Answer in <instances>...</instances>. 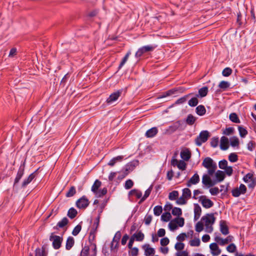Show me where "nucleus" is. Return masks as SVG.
<instances>
[{"mask_svg":"<svg viewBox=\"0 0 256 256\" xmlns=\"http://www.w3.org/2000/svg\"><path fill=\"white\" fill-rule=\"evenodd\" d=\"M202 166L208 170L210 176H212L217 168L216 164L210 157H206L203 160Z\"/></svg>","mask_w":256,"mask_h":256,"instance_id":"nucleus-1","label":"nucleus"},{"mask_svg":"<svg viewBox=\"0 0 256 256\" xmlns=\"http://www.w3.org/2000/svg\"><path fill=\"white\" fill-rule=\"evenodd\" d=\"M202 220L204 222L206 226V231L207 232L211 233L213 230L212 225L214 224L216 218L214 214H208L202 218Z\"/></svg>","mask_w":256,"mask_h":256,"instance_id":"nucleus-2","label":"nucleus"},{"mask_svg":"<svg viewBox=\"0 0 256 256\" xmlns=\"http://www.w3.org/2000/svg\"><path fill=\"white\" fill-rule=\"evenodd\" d=\"M62 238L56 235H54V233H52L50 236V240L52 242V245L54 249H59L62 242Z\"/></svg>","mask_w":256,"mask_h":256,"instance_id":"nucleus-3","label":"nucleus"},{"mask_svg":"<svg viewBox=\"0 0 256 256\" xmlns=\"http://www.w3.org/2000/svg\"><path fill=\"white\" fill-rule=\"evenodd\" d=\"M209 136V132L207 130L201 132L199 136L195 140L196 144L198 146H200L202 143L206 142Z\"/></svg>","mask_w":256,"mask_h":256,"instance_id":"nucleus-4","label":"nucleus"},{"mask_svg":"<svg viewBox=\"0 0 256 256\" xmlns=\"http://www.w3.org/2000/svg\"><path fill=\"white\" fill-rule=\"evenodd\" d=\"M156 47V46H153L152 45H148L142 46L136 52L135 56L138 58L145 52L153 51Z\"/></svg>","mask_w":256,"mask_h":256,"instance_id":"nucleus-5","label":"nucleus"},{"mask_svg":"<svg viewBox=\"0 0 256 256\" xmlns=\"http://www.w3.org/2000/svg\"><path fill=\"white\" fill-rule=\"evenodd\" d=\"M89 200L84 196L76 202V206L79 208H86L89 204Z\"/></svg>","mask_w":256,"mask_h":256,"instance_id":"nucleus-6","label":"nucleus"},{"mask_svg":"<svg viewBox=\"0 0 256 256\" xmlns=\"http://www.w3.org/2000/svg\"><path fill=\"white\" fill-rule=\"evenodd\" d=\"M208 174H204L202 176V183L205 186L210 188L216 184V182L214 180H212Z\"/></svg>","mask_w":256,"mask_h":256,"instance_id":"nucleus-7","label":"nucleus"},{"mask_svg":"<svg viewBox=\"0 0 256 256\" xmlns=\"http://www.w3.org/2000/svg\"><path fill=\"white\" fill-rule=\"evenodd\" d=\"M122 92V90H119L112 93L107 98L106 102L108 104H111L116 102L120 96Z\"/></svg>","mask_w":256,"mask_h":256,"instance_id":"nucleus-8","label":"nucleus"},{"mask_svg":"<svg viewBox=\"0 0 256 256\" xmlns=\"http://www.w3.org/2000/svg\"><path fill=\"white\" fill-rule=\"evenodd\" d=\"M199 202L206 208H210L214 205L213 202L207 198L205 196H200L199 197Z\"/></svg>","mask_w":256,"mask_h":256,"instance_id":"nucleus-9","label":"nucleus"},{"mask_svg":"<svg viewBox=\"0 0 256 256\" xmlns=\"http://www.w3.org/2000/svg\"><path fill=\"white\" fill-rule=\"evenodd\" d=\"M233 238V236H228L224 239L221 238L220 236H216L215 237L214 240L220 246H224L232 242Z\"/></svg>","mask_w":256,"mask_h":256,"instance_id":"nucleus-10","label":"nucleus"},{"mask_svg":"<svg viewBox=\"0 0 256 256\" xmlns=\"http://www.w3.org/2000/svg\"><path fill=\"white\" fill-rule=\"evenodd\" d=\"M100 216H98L94 222L92 227L90 231V237L92 236V239H94L95 234L97 231V228L99 226L100 223Z\"/></svg>","mask_w":256,"mask_h":256,"instance_id":"nucleus-11","label":"nucleus"},{"mask_svg":"<svg viewBox=\"0 0 256 256\" xmlns=\"http://www.w3.org/2000/svg\"><path fill=\"white\" fill-rule=\"evenodd\" d=\"M210 248L211 250V254L213 256H218L221 253V250L216 242L211 244L210 245Z\"/></svg>","mask_w":256,"mask_h":256,"instance_id":"nucleus-12","label":"nucleus"},{"mask_svg":"<svg viewBox=\"0 0 256 256\" xmlns=\"http://www.w3.org/2000/svg\"><path fill=\"white\" fill-rule=\"evenodd\" d=\"M220 231L224 235H226L229 233L228 228L226 222L225 220H221L220 222Z\"/></svg>","mask_w":256,"mask_h":256,"instance_id":"nucleus-13","label":"nucleus"},{"mask_svg":"<svg viewBox=\"0 0 256 256\" xmlns=\"http://www.w3.org/2000/svg\"><path fill=\"white\" fill-rule=\"evenodd\" d=\"M200 182V177L197 173H196L194 176L190 179L186 184V186L188 187H190L192 184H196Z\"/></svg>","mask_w":256,"mask_h":256,"instance_id":"nucleus-14","label":"nucleus"},{"mask_svg":"<svg viewBox=\"0 0 256 256\" xmlns=\"http://www.w3.org/2000/svg\"><path fill=\"white\" fill-rule=\"evenodd\" d=\"M216 179L214 180L216 182V184L218 182H222L225 178L224 172L220 170L216 171L215 173Z\"/></svg>","mask_w":256,"mask_h":256,"instance_id":"nucleus-15","label":"nucleus"},{"mask_svg":"<svg viewBox=\"0 0 256 256\" xmlns=\"http://www.w3.org/2000/svg\"><path fill=\"white\" fill-rule=\"evenodd\" d=\"M142 248L144 250V255L146 256H150L155 252L154 248H150L149 244H145L142 246Z\"/></svg>","mask_w":256,"mask_h":256,"instance_id":"nucleus-16","label":"nucleus"},{"mask_svg":"<svg viewBox=\"0 0 256 256\" xmlns=\"http://www.w3.org/2000/svg\"><path fill=\"white\" fill-rule=\"evenodd\" d=\"M220 147L224 150H226L228 148V138L224 136L221 138Z\"/></svg>","mask_w":256,"mask_h":256,"instance_id":"nucleus-17","label":"nucleus"},{"mask_svg":"<svg viewBox=\"0 0 256 256\" xmlns=\"http://www.w3.org/2000/svg\"><path fill=\"white\" fill-rule=\"evenodd\" d=\"M24 166H20V167L19 168V169L18 170L16 176L14 179V186L16 185L17 183H18L19 182L22 176L24 173Z\"/></svg>","mask_w":256,"mask_h":256,"instance_id":"nucleus-18","label":"nucleus"},{"mask_svg":"<svg viewBox=\"0 0 256 256\" xmlns=\"http://www.w3.org/2000/svg\"><path fill=\"white\" fill-rule=\"evenodd\" d=\"M158 132V128L156 127H153L146 132L145 136L147 138H152Z\"/></svg>","mask_w":256,"mask_h":256,"instance_id":"nucleus-19","label":"nucleus"},{"mask_svg":"<svg viewBox=\"0 0 256 256\" xmlns=\"http://www.w3.org/2000/svg\"><path fill=\"white\" fill-rule=\"evenodd\" d=\"M202 212V209L200 206L198 204H194V220H198Z\"/></svg>","mask_w":256,"mask_h":256,"instance_id":"nucleus-20","label":"nucleus"},{"mask_svg":"<svg viewBox=\"0 0 256 256\" xmlns=\"http://www.w3.org/2000/svg\"><path fill=\"white\" fill-rule=\"evenodd\" d=\"M191 156V153L190 151L186 149L184 150H182L180 152V157L184 160L188 161Z\"/></svg>","mask_w":256,"mask_h":256,"instance_id":"nucleus-21","label":"nucleus"},{"mask_svg":"<svg viewBox=\"0 0 256 256\" xmlns=\"http://www.w3.org/2000/svg\"><path fill=\"white\" fill-rule=\"evenodd\" d=\"M138 160H133L130 162L126 166V171H132L134 168L138 165Z\"/></svg>","mask_w":256,"mask_h":256,"instance_id":"nucleus-22","label":"nucleus"},{"mask_svg":"<svg viewBox=\"0 0 256 256\" xmlns=\"http://www.w3.org/2000/svg\"><path fill=\"white\" fill-rule=\"evenodd\" d=\"M68 222V220L66 218H64L60 221L58 222L56 226L54 228V229H58V228H63Z\"/></svg>","mask_w":256,"mask_h":256,"instance_id":"nucleus-23","label":"nucleus"},{"mask_svg":"<svg viewBox=\"0 0 256 256\" xmlns=\"http://www.w3.org/2000/svg\"><path fill=\"white\" fill-rule=\"evenodd\" d=\"M74 238L72 236H69L66 240V248L67 250H70L74 246Z\"/></svg>","mask_w":256,"mask_h":256,"instance_id":"nucleus-24","label":"nucleus"},{"mask_svg":"<svg viewBox=\"0 0 256 256\" xmlns=\"http://www.w3.org/2000/svg\"><path fill=\"white\" fill-rule=\"evenodd\" d=\"M132 236L136 241L142 242L144 239V236L141 231H140L138 233L134 234Z\"/></svg>","mask_w":256,"mask_h":256,"instance_id":"nucleus-25","label":"nucleus"},{"mask_svg":"<svg viewBox=\"0 0 256 256\" xmlns=\"http://www.w3.org/2000/svg\"><path fill=\"white\" fill-rule=\"evenodd\" d=\"M152 186H151L148 189H147L144 192V196L141 198L140 202H138L139 204H142V202H144L147 198H148L152 192Z\"/></svg>","mask_w":256,"mask_h":256,"instance_id":"nucleus-26","label":"nucleus"},{"mask_svg":"<svg viewBox=\"0 0 256 256\" xmlns=\"http://www.w3.org/2000/svg\"><path fill=\"white\" fill-rule=\"evenodd\" d=\"M34 177H35L34 173L31 174L26 179H25L23 181L22 184V187H25L28 184H30L32 180L34 178Z\"/></svg>","mask_w":256,"mask_h":256,"instance_id":"nucleus-27","label":"nucleus"},{"mask_svg":"<svg viewBox=\"0 0 256 256\" xmlns=\"http://www.w3.org/2000/svg\"><path fill=\"white\" fill-rule=\"evenodd\" d=\"M196 113L200 116H202L206 114V110L204 106L202 105H200L196 108Z\"/></svg>","mask_w":256,"mask_h":256,"instance_id":"nucleus-28","label":"nucleus"},{"mask_svg":"<svg viewBox=\"0 0 256 256\" xmlns=\"http://www.w3.org/2000/svg\"><path fill=\"white\" fill-rule=\"evenodd\" d=\"M128 194L131 196H134L136 197V198H142V192L138 190L133 189L129 192Z\"/></svg>","mask_w":256,"mask_h":256,"instance_id":"nucleus-29","label":"nucleus"},{"mask_svg":"<svg viewBox=\"0 0 256 256\" xmlns=\"http://www.w3.org/2000/svg\"><path fill=\"white\" fill-rule=\"evenodd\" d=\"M102 182L98 180H95L94 184L92 186V191L95 194L98 190V188L100 186Z\"/></svg>","mask_w":256,"mask_h":256,"instance_id":"nucleus-30","label":"nucleus"},{"mask_svg":"<svg viewBox=\"0 0 256 256\" xmlns=\"http://www.w3.org/2000/svg\"><path fill=\"white\" fill-rule=\"evenodd\" d=\"M208 92V88L207 86H204L202 88H200L198 90V94H197V96H199L201 98H203L206 96Z\"/></svg>","mask_w":256,"mask_h":256,"instance_id":"nucleus-31","label":"nucleus"},{"mask_svg":"<svg viewBox=\"0 0 256 256\" xmlns=\"http://www.w3.org/2000/svg\"><path fill=\"white\" fill-rule=\"evenodd\" d=\"M182 125V122L178 120L174 122L172 126H170L169 130L174 132L176 130Z\"/></svg>","mask_w":256,"mask_h":256,"instance_id":"nucleus-32","label":"nucleus"},{"mask_svg":"<svg viewBox=\"0 0 256 256\" xmlns=\"http://www.w3.org/2000/svg\"><path fill=\"white\" fill-rule=\"evenodd\" d=\"M196 120V118L192 114H190L188 116L186 120V123L190 126L192 125Z\"/></svg>","mask_w":256,"mask_h":256,"instance_id":"nucleus-33","label":"nucleus"},{"mask_svg":"<svg viewBox=\"0 0 256 256\" xmlns=\"http://www.w3.org/2000/svg\"><path fill=\"white\" fill-rule=\"evenodd\" d=\"M229 118L233 122L239 124L240 122L238 115L234 112L231 113L229 116Z\"/></svg>","mask_w":256,"mask_h":256,"instance_id":"nucleus-34","label":"nucleus"},{"mask_svg":"<svg viewBox=\"0 0 256 256\" xmlns=\"http://www.w3.org/2000/svg\"><path fill=\"white\" fill-rule=\"evenodd\" d=\"M77 214V210L73 208H70L68 212V216L71 219L74 218Z\"/></svg>","mask_w":256,"mask_h":256,"instance_id":"nucleus-35","label":"nucleus"},{"mask_svg":"<svg viewBox=\"0 0 256 256\" xmlns=\"http://www.w3.org/2000/svg\"><path fill=\"white\" fill-rule=\"evenodd\" d=\"M130 54H131V52L130 50L128 51V52L126 53V54L124 56V58H122V62H120V63L118 66V69H120L124 66V65L127 62Z\"/></svg>","mask_w":256,"mask_h":256,"instance_id":"nucleus-36","label":"nucleus"},{"mask_svg":"<svg viewBox=\"0 0 256 256\" xmlns=\"http://www.w3.org/2000/svg\"><path fill=\"white\" fill-rule=\"evenodd\" d=\"M182 196L186 199L190 198L192 196L191 190L188 188H184L182 190Z\"/></svg>","mask_w":256,"mask_h":256,"instance_id":"nucleus-37","label":"nucleus"},{"mask_svg":"<svg viewBox=\"0 0 256 256\" xmlns=\"http://www.w3.org/2000/svg\"><path fill=\"white\" fill-rule=\"evenodd\" d=\"M35 256H46L44 248L42 246V249L37 248L35 250Z\"/></svg>","mask_w":256,"mask_h":256,"instance_id":"nucleus-38","label":"nucleus"},{"mask_svg":"<svg viewBox=\"0 0 256 256\" xmlns=\"http://www.w3.org/2000/svg\"><path fill=\"white\" fill-rule=\"evenodd\" d=\"M230 86V84L228 82L226 81H222L218 84L219 88L223 90H226Z\"/></svg>","mask_w":256,"mask_h":256,"instance_id":"nucleus-39","label":"nucleus"},{"mask_svg":"<svg viewBox=\"0 0 256 256\" xmlns=\"http://www.w3.org/2000/svg\"><path fill=\"white\" fill-rule=\"evenodd\" d=\"M76 193V188L74 186H72L70 188L69 190L66 192V196L68 198L72 197L74 196Z\"/></svg>","mask_w":256,"mask_h":256,"instance_id":"nucleus-40","label":"nucleus"},{"mask_svg":"<svg viewBox=\"0 0 256 256\" xmlns=\"http://www.w3.org/2000/svg\"><path fill=\"white\" fill-rule=\"evenodd\" d=\"M171 218V214L169 212H164L161 216L162 220L165 222L169 221Z\"/></svg>","mask_w":256,"mask_h":256,"instance_id":"nucleus-41","label":"nucleus"},{"mask_svg":"<svg viewBox=\"0 0 256 256\" xmlns=\"http://www.w3.org/2000/svg\"><path fill=\"white\" fill-rule=\"evenodd\" d=\"M178 196V192L176 190H174L169 193L168 198L171 200H176Z\"/></svg>","mask_w":256,"mask_h":256,"instance_id":"nucleus-42","label":"nucleus"},{"mask_svg":"<svg viewBox=\"0 0 256 256\" xmlns=\"http://www.w3.org/2000/svg\"><path fill=\"white\" fill-rule=\"evenodd\" d=\"M238 130L240 135L242 138H244L248 134L247 130L242 126H238Z\"/></svg>","mask_w":256,"mask_h":256,"instance_id":"nucleus-43","label":"nucleus"},{"mask_svg":"<svg viewBox=\"0 0 256 256\" xmlns=\"http://www.w3.org/2000/svg\"><path fill=\"white\" fill-rule=\"evenodd\" d=\"M162 212V206H156L154 208V214L156 216H159Z\"/></svg>","mask_w":256,"mask_h":256,"instance_id":"nucleus-44","label":"nucleus"},{"mask_svg":"<svg viewBox=\"0 0 256 256\" xmlns=\"http://www.w3.org/2000/svg\"><path fill=\"white\" fill-rule=\"evenodd\" d=\"M172 214L174 216H180L182 214V211L181 208L174 207L172 209Z\"/></svg>","mask_w":256,"mask_h":256,"instance_id":"nucleus-45","label":"nucleus"},{"mask_svg":"<svg viewBox=\"0 0 256 256\" xmlns=\"http://www.w3.org/2000/svg\"><path fill=\"white\" fill-rule=\"evenodd\" d=\"M254 178V174L252 173L249 172L244 176L243 180L245 182H248L250 180H252Z\"/></svg>","mask_w":256,"mask_h":256,"instance_id":"nucleus-46","label":"nucleus"},{"mask_svg":"<svg viewBox=\"0 0 256 256\" xmlns=\"http://www.w3.org/2000/svg\"><path fill=\"white\" fill-rule=\"evenodd\" d=\"M230 145L232 147L238 146L239 145V140L236 136L232 137L230 140Z\"/></svg>","mask_w":256,"mask_h":256,"instance_id":"nucleus-47","label":"nucleus"},{"mask_svg":"<svg viewBox=\"0 0 256 256\" xmlns=\"http://www.w3.org/2000/svg\"><path fill=\"white\" fill-rule=\"evenodd\" d=\"M174 220L176 222V225L180 227L183 226L184 224V220L183 218H176Z\"/></svg>","mask_w":256,"mask_h":256,"instance_id":"nucleus-48","label":"nucleus"},{"mask_svg":"<svg viewBox=\"0 0 256 256\" xmlns=\"http://www.w3.org/2000/svg\"><path fill=\"white\" fill-rule=\"evenodd\" d=\"M90 251V248L88 246H85L83 247L80 256H88Z\"/></svg>","mask_w":256,"mask_h":256,"instance_id":"nucleus-49","label":"nucleus"},{"mask_svg":"<svg viewBox=\"0 0 256 256\" xmlns=\"http://www.w3.org/2000/svg\"><path fill=\"white\" fill-rule=\"evenodd\" d=\"M107 193V189L106 188H104L102 190H98L96 193V195L98 197H102L105 195Z\"/></svg>","mask_w":256,"mask_h":256,"instance_id":"nucleus-50","label":"nucleus"},{"mask_svg":"<svg viewBox=\"0 0 256 256\" xmlns=\"http://www.w3.org/2000/svg\"><path fill=\"white\" fill-rule=\"evenodd\" d=\"M228 160L230 162H236L238 160V156L235 153H231L228 156Z\"/></svg>","mask_w":256,"mask_h":256,"instance_id":"nucleus-51","label":"nucleus"},{"mask_svg":"<svg viewBox=\"0 0 256 256\" xmlns=\"http://www.w3.org/2000/svg\"><path fill=\"white\" fill-rule=\"evenodd\" d=\"M218 166L220 169L224 170L228 166V162L226 160L220 161Z\"/></svg>","mask_w":256,"mask_h":256,"instance_id":"nucleus-52","label":"nucleus"},{"mask_svg":"<svg viewBox=\"0 0 256 256\" xmlns=\"http://www.w3.org/2000/svg\"><path fill=\"white\" fill-rule=\"evenodd\" d=\"M191 94H187L186 96H184L180 98H178L176 102V104H182L186 102L187 98Z\"/></svg>","mask_w":256,"mask_h":256,"instance_id":"nucleus-53","label":"nucleus"},{"mask_svg":"<svg viewBox=\"0 0 256 256\" xmlns=\"http://www.w3.org/2000/svg\"><path fill=\"white\" fill-rule=\"evenodd\" d=\"M226 250L230 252H234L236 250V247L234 244H231L226 247Z\"/></svg>","mask_w":256,"mask_h":256,"instance_id":"nucleus-54","label":"nucleus"},{"mask_svg":"<svg viewBox=\"0 0 256 256\" xmlns=\"http://www.w3.org/2000/svg\"><path fill=\"white\" fill-rule=\"evenodd\" d=\"M188 104L190 106H195L198 104V100L196 98H192L188 101Z\"/></svg>","mask_w":256,"mask_h":256,"instance_id":"nucleus-55","label":"nucleus"},{"mask_svg":"<svg viewBox=\"0 0 256 256\" xmlns=\"http://www.w3.org/2000/svg\"><path fill=\"white\" fill-rule=\"evenodd\" d=\"M256 146V142L252 140L249 142L247 144V148L250 152L253 151Z\"/></svg>","mask_w":256,"mask_h":256,"instance_id":"nucleus-56","label":"nucleus"},{"mask_svg":"<svg viewBox=\"0 0 256 256\" xmlns=\"http://www.w3.org/2000/svg\"><path fill=\"white\" fill-rule=\"evenodd\" d=\"M134 185V182L132 180L129 179L125 182L124 188L126 190L131 188Z\"/></svg>","mask_w":256,"mask_h":256,"instance_id":"nucleus-57","label":"nucleus"},{"mask_svg":"<svg viewBox=\"0 0 256 256\" xmlns=\"http://www.w3.org/2000/svg\"><path fill=\"white\" fill-rule=\"evenodd\" d=\"M82 229V226L80 224H78L75 228H74L72 234L74 236H77L79 232H80V230Z\"/></svg>","mask_w":256,"mask_h":256,"instance_id":"nucleus-58","label":"nucleus"},{"mask_svg":"<svg viewBox=\"0 0 256 256\" xmlns=\"http://www.w3.org/2000/svg\"><path fill=\"white\" fill-rule=\"evenodd\" d=\"M232 73V70L230 68H225L222 72V74L224 76H228Z\"/></svg>","mask_w":256,"mask_h":256,"instance_id":"nucleus-59","label":"nucleus"},{"mask_svg":"<svg viewBox=\"0 0 256 256\" xmlns=\"http://www.w3.org/2000/svg\"><path fill=\"white\" fill-rule=\"evenodd\" d=\"M234 128L232 127L226 128L223 132V134L226 136H229L234 133Z\"/></svg>","mask_w":256,"mask_h":256,"instance_id":"nucleus-60","label":"nucleus"},{"mask_svg":"<svg viewBox=\"0 0 256 256\" xmlns=\"http://www.w3.org/2000/svg\"><path fill=\"white\" fill-rule=\"evenodd\" d=\"M204 229V225L203 224L200 222H198L196 223V231L200 232H202Z\"/></svg>","mask_w":256,"mask_h":256,"instance_id":"nucleus-61","label":"nucleus"},{"mask_svg":"<svg viewBox=\"0 0 256 256\" xmlns=\"http://www.w3.org/2000/svg\"><path fill=\"white\" fill-rule=\"evenodd\" d=\"M190 245L192 246H198L200 245V240L199 238H195L190 241Z\"/></svg>","mask_w":256,"mask_h":256,"instance_id":"nucleus-62","label":"nucleus"},{"mask_svg":"<svg viewBox=\"0 0 256 256\" xmlns=\"http://www.w3.org/2000/svg\"><path fill=\"white\" fill-rule=\"evenodd\" d=\"M218 138H212L211 142L210 145L213 148H216L218 146Z\"/></svg>","mask_w":256,"mask_h":256,"instance_id":"nucleus-63","label":"nucleus"},{"mask_svg":"<svg viewBox=\"0 0 256 256\" xmlns=\"http://www.w3.org/2000/svg\"><path fill=\"white\" fill-rule=\"evenodd\" d=\"M248 187L250 188L253 189L256 185V178H254L252 180H250L248 182Z\"/></svg>","mask_w":256,"mask_h":256,"instance_id":"nucleus-64","label":"nucleus"}]
</instances>
